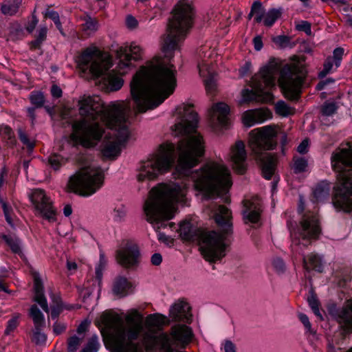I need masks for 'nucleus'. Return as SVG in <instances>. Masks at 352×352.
Returning <instances> with one entry per match:
<instances>
[{
  "label": "nucleus",
  "mask_w": 352,
  "mask_h": 352,
  "mask_svg": "<svg viewBox=\"0 0 352 352\" xmlns=\"http://www.w3.org/2000/svg\"><path fill=\"white\" fill-rule=\"evenodd\" d=\"M195 10L190 0H179L169 21L162 52L164 57H155L135 74L131 94L140 113L152 110L173 94L177 86V70L170 62L191 28Z\"/></svg>",
  "instance_id": "obj_1"
},
{
  "label": "nucleus",
  "mask_w": 352,
  "mask_h": 352,
  "mask_svg": "<svg viewBox=\"0 0 352 352\" xmlns=\"http://www.w3.org/2000/svg\"><path fill=\"white\" fill-rule=\"evenodd\" d=\"M178 117L171 126L173 135L184 136L177 146L171 142L160 145L156 152L141 163L137 178L140 182L153 180L160 175L167 173L175 166L178 155L177 171L182 175H188L190 169L196 166L205 153L203 136L197 131L198 116L191 104L177 107Z\"/></svg>",
  "instance_id": "obj_2"
},
{
  "label": "nucleus",
  "mask_w": 352,
  "mask_h": 352,
  "mask_svg": "<svg viewBox=\"0 0 352 352\" xmlns=\"http://www.w3.org/2000/svg\"><path fill=\"white\" fill-rule=\"evenodd\" d=\"M115 53L117 65L110 72L111 57L95 46L86 48L77 57L78 67L84 75H89L91 78L102 77L100 82L107 91L119 90L124 83L121 76L132 69L134 67L133 61L142 59L143 50L133 42L118 47Z\"/></svg>",
  "instance_id": "obj_3"
},
{
  "label": "nucleus",
  "mask_w": 352,
  "mask_h": 352,
  "mask_svg": "<svg viewBox=\"0 0 352 352\" xmlns=\"http://www.w3.org/2000/svg\"><path fill=\"white\" fill-rule=\"evenodd\" d=\"M79 113L83 118L72 124V139L84 147L96 146L104 133L100 120L106 126H115V119L131 112L128 101H116L107 107L96 96H83L78 102Z\"/></svg>",
  "instance_id": "obj_4"
},
{
  "label": "nucleus",
  "mask_w": 352,
  "mask_h": 352,
  "mask_svg": "<svg viewBox=\"0 0 352 352\" xmlns=\"http://www.w3.org/2000/svg\"><path fill=\"white\" fill-rule=\"evenodd\" d=\"M126 324H124L122 318L118 314H104L102 321L107 328L109 329V342L113 352H143L138 343L133 341L137 340L142 333V342L148 349L157 347L148 346L144 342V334L151 331L155 336V333L151 329L153 327H160L165 321L164 316L159 314L148 315L146 318V323L149 327L144 331L143 315L137 309H132L125 317Z\"/></svg>",
  "instance_id": "obj_5"
},
{
  "label": "nucleus",
  "mask_w": 352,
  "mask_h": 352,
  "mask_svg": "<svg viewBox=\"0 0 352 352\" xmlns=\"http://www.w3.org/2000/svg\"><path fill=\"white\" fill-rule=\"evenodd\" d=\"M221 233L216 231H204L192 221H184L179 224L181 238L187 241L197 242L204 258L210 262L221 259L226 256L228 245L227 236L232 233L231 211L226 206H219L213 214Z\"/></svg>",
  "instance_id": "obj_6"
},
{
  "label": "nucleus",
  "mask_w": 352,
  "mask_h": 352,
  "mask_svg": "<svg viewBox=\"0 0 352 352\" xmlns=\"http://www.w3.org/2000/svg\"><path fill=\"white\" fill-rule=\"evenodd\" d=\"M187 189L183 182L161 184L153 188L144 205L146 220L155 228L166 227V221L175 215L177 204H187Z\"/></svg>",
  "instance_id": "obj_7"
},
{
  "label": "nucleus",
  "mask_w": 352,
  "mask_h": 352,
  "mask_svg": "<svg viewBox=\"0 0 352 352\" xmlns=\"http://www.w3.org/2000/svg\"><path fill=\"white\" fill-rule=\"evenodd\" d=\"M190 177L195 189L207 198L226 193L232 185L230 169L223 163L214 161L191 172Z\"/></svg>",
  "instance_id": "obj_8"
},
{
  "label": "nucleus",
  "mask_w": 352,
  "mask_h": 352,
  "mask_svg": "<svg viewBox=\"0 0 352 352\" xmlns=\"http://www.w3.org/2000/svg\"><path fill=\"white\" fill-rule=\"evenodd\" d=\"M331 165L338 173L334 206L344 212H352V144L339 149L331 157Z\"/></svg>",
  "instance_id": "obj_9"
},
{
  "label": "nucleus",
  "mask_w": 352,
  "mask_h": 352,
  "mask_svg": "<svg viewBox=\"0 0 352 352\" xmlns=\"http://www.w3.org/2000/svg\"><path fill=\"white\" fill-rule=\"evenodd\" d=\"M278 133V128L274 124L254 129L249 133L248 147L267 179H270L274 173L275 158L267 151L276 147Z\"/></svg>",
  "instance_id": "obj_10"
},
{
  "label": "nucleus",
  "mask_w": 352,
  "mask_h": 352,
  "mask_svg": "<svg viewBox=\"0 0 352 352\" xmlns=\"http://www.w3.org/2000/svg\"><path fill=\"white\" fill-rule=\"evenodd\" d=\"M279 64L275 58H271L261 67L251 80L252 89L242 91L243 102H270L273 100L271 89L275 86L276 76L279 71Z\"/></svg>",
  "instance_id": "obj_11"
},
{
  "label": "nucleus",
  "mask_w": 352,
  "mask_h": 352,
  "mask_svg": "<svg viewBox=\"0 0 352 352\" xmlns=\"http://www.w3.org/2000/svg\"><path fill=\"white\" fill-rule=\"evenodd\" d=\"M104 178V173L100 167L85 166L69 177L67 187L74 193L89 197L102 186Z\"/></svg>",
  "instance_id": "obj_12"
},
{
  "label": "nucleus",
  "mask_w": 352,
  "mask_h": 352,
  "mask_svg": "<svg viewBox=\"0 0 352 352\" xmlns=\"http://www.w3.org/2000/svg\"><path fill=\"white\" fill-rule=\"evenodd\" d=\"M321 233L319 219L316 213L305 214L296 228H290L292 251L293 254H302V248L311 245Z\"/></svg>",
  "instance_id": "obj_13"
},
{
  "label": "nucleus",
  "mask_w": 352,
  "mask_h": 352,
  "mask_svg": "<svg viewBox=\"0 0 352 352\" xmlns=\"http://www.w3.org/2000/svg\"><path fill=\"white\" fill-rule=\"evenodd\" d=\"M307 72L300 62L285 65L280 71L278 84L285 97L291 100H298Z\"/></svg>",
  "instance_id": "obj_14"
},
{
  "label": "nucleus",
  "mask_w": 352,
  "mask_h": 352,
  "mask_svg": "<svg viewBox=\"0 0 352 352\" xmlns=\"http://www.w3.org/2000/svg\"><path fill=\"white\" fill-rule=\"evenodd\" d=\"M129 113H126L115 119V126L108 127L116 132L117 137L105 135L101 145L100 151L103 157L108 159H116L121 153L122 146L129 140L131 135L129 118Z\"/></svg>",
  "instance_id": "obj_15"
},
{
  "label": "nucleus",
  "mask_w": 352,
  "mask_h": 352,
  "mask_svg": "<svg viewBox=\"0 0 352 352\" xmlns=\"http://www.w3.org/2000/svg\"><path fill=\"white\" fill-rule=\"evenodd\" d=\"M217 53L209 45L201 46L197 52V68L203 78L208 94H213L217 89L214 63Z\"/></svg>",
  "instance_id": "obj_16"
},
{
  "label": "nucleus",
  "mask_w": 352,
  "mask_h": 352,
  "mask_svg": "<svg viewBox=\"0 0 352 352\" xmlns=\"http://www.w3.org/2000/svg\"><path fill=\"white\" fill-rule=\"evenodd\" d=\"M30 199L34 206L35 214L50 222L56 220V210L53 206L51 198L47 195L45 190L35 188L29 195Z\"/></svg>",
  "instance_id": "obj_17"
},
{
  "label": "nucleus",
  "mask_w": 352,
  "mask_h": 352,
  "mask_svg": "<svg viewBox=\"0 0 352 352\" xmlns=\"http://www.w3.org/2000/svg\"><path fill=\"white\" fill-rule=\"evenodd\" d=\"M248 153L245 144L241 140L236 141L230 146L228 161L233 170L239 174H243L248 167Z\"/></svg>",
  "instance_id": "obj_18"
},
{
  "label": "nucleus",
  "mask_w": 352,
  "mask_h": 352,
  "mask_svg": "<svg viewBox=\"0 0 352 352\" xmlns=\"http://www.w3.org/2000/svg\"><path fill=\"white\" fill-rule=\"evenodd\" d=\"M140 255L138 248L136 245L127 243L122 246L116 252L118 263L126 268L134 267L138 263Z\"/></svg>",
  "instance_id": "obj_19"
},
{
  "label": "nucleus",
  "mask_w": 352,
  "mask_h": 352,
  "mask_svg": "<svg viewBox=\"0 0 352 352\" xmlns=\"http://www.w3.org/2000/svg\"><path fill=\"white\" fill-rule=\"evenodd\" d=\"M229 106L223 102L214 104L209 109L208 115L213 127L226 126L229 122Z\"/></svg>",
  "instance_id": "obj_20"
},
{
  "label": "nucleus",
  "mask_w": 352,
  "mask_h": 352,
  "mask_svg": "<svg viewBox=\"0 0 352 352\" xmlns=\"http://www.w3.org/2000/svg\"><path fill=\"white\" fill-rule=\"evenodd\" d=\"M272 118V112L267 108H260L246 111L242 116V121L245 126L250 127L261 124Z\"/></svg>",
  "instance_id": "obj_21"
},
{
  "label": "nucleus",
  "mask_w": 352,
  "mask_h": 352,
  "mask_svg": "<svg viewBox=\"0 0 352 352\" xmlns=\"http://www.w3.org/2000/svg\"><path fill=\"white\" fill-rule=\"evenodd\" d=\"M262 212V205L259 198L253 197L244 201L243 218L246 222H258Z\"/></svg>",
  "instance_id": "obj_22"
},
{
  "label": "nucleus",
  "mask_w": 352,
  "mask_h": 352,
  "mask_svg": "<svg viewBox=\"0 0 352 352\" xmlns=\"http://www.w3.org/2000/svg\"><path fill=\"white\" fill-rule=\"evenodd\" d=\"M170 316L175 321L190 322L192 315L189 304L184 300H177L170 307Z\"/></svg>",
  "instance_id": "obj_23"
},
{
  "label": "nucleus",
  "mask_w": 352,
  "mask_h": 352,
  "mask_svg": "<svg viewBox=\"0 0 352 352\" xmlns=\"http://www.w3.org/2000/svg\"><path fill=\"white\" fill-rule=\"evenodd\" d=\"M32 277L34 281V300L40 305L45 312L49 313L50 309L47 299L44 296V288L41 276L38 272H33Z\"/></svg>",
  "instance_id": "obj_24"
},
{
  "label": "nucleus",
  "mask_w": 352,
  "mask_h": 352,
  "mask_svg": "<svg viewBox=\"0 0 352 352\" xmlns=\"http://www.w3.org/2000/svg\"><path fill=\"white\" fill-rule=\"evenodd\" d=\"M302 261L303 267L307 272L315 270L321 272L322 271L323 265L322 258L316 254L311 253L307 257L303 256Z\"/></svg>",
  "instance_id": "obj_25"
},
{
  "label": "nucleus",
  "mask_w": 352,
  "mask_h": 352,
  "mask_svg": "<svg viewBox=\"0 0 352 352\" xmlns=\"http://www.w3.org/2000/svg\"><path fill=\"white\" fill-rule=\"evenodd\" d=\"M338 320L346 330L352 329V300H348L340 311Z\"/></svg>",
  "instance_id": "obj_26"
},
{
  "label": "nucleus",
  "mask_w": 352,
  "mask_h": 352,
  "mask_svg": "<svg viewBox=\"0 0 352 352\" xmlns=\"http://www.w3.org/2000/svg\"><path fill=\"white\" fill-rule=\"evenodd\" d=\"M2 239L5 241L6 244L10 247L11 251L20 257L24 256L23 252V243L20 239L15 235L3 234Z\"/></svg>",
  "instance_id": "obj_27"
},
{
  "label": "nucleus",
  "mask_w": 352,
  "mask_h": 352,
  "mask_svg": "<svg viewBox=\"0 0 352 352\" xmlns=\"http://www.w3.org/2000/svg\"><path fill=\"white\" fill-rule=\"evenodd\" d=\"M131 287V283L124 277H119L114 281L113 285V294L119 297L126 296Z\"/></svg>",
  "instance_id": "obj_28"
},
{
  "label": "nucleus",
  "mask_w": 352,
  "mask_h": 352,
  "mask_svg": "<svg viewBox=\"0 0 352 352\" xmlns=\"http://www.w3.org/2000/svg\"><path fill=\"white\" fill-rule=\"evenodd\" d=\"M23 0H6L1 6V11L4 15L12 16L16 14Z\"/></svg>",
  "instance_id": "obj_29"
},
{
  "label": "nucleus",
  "mask_w": 352,
  "mask_h": 352,
  "mask_svg": "<svg viewBox=\"0 0 352 352\" xmlns=\"http://www.w3.org/2000/svg\"><path fill=\"white\" fill-rule=\"evenodd\" d=\"M30 316L33 321L34 328L45 327L44 315L36 305H34L30 307Z\"/></svg>",
  "instance_id": "obj_30"
},
{
  "label": "nucleus",
  "mask_w": 352,
  "mask_h": 352,
  "mask_svg": "<svg viewBox=\"0 0 352 352\" xmlns=\"http://www.w3.org/2000/svg\"><path fill=\"white\" fill-rule=\"evenodd\" d=\"M330 192L329 184L326 182L318 184L314 190V196L316 201H322L329 197Z\"/></svg>",
  "instance_id": "obj_31"
},
{
  "label": "nucleus",
  "mask_w": 352,
  "mask_h": 352,
  "mask_svg": "<svg viewBox=\"0 0 352 352\" xmlns=\"http://www.w3.org/2000/svg\"><path fill=\"white\" fill-rule=\"evenodd\" d=\"M265 10L260 1H255L251 7L250 12L248 15L249 19L254 16V21L256 23H261L263 21Z\"/></svg>",
  "instance_id": "obj_32"
},
{
  "label": "nucleus",
  "mask_w": 352,
  "mask_h": 352,
  "mask_svg": "<svg viewBox=\"0 0 352 352\" xmlns=\"http://www.w3.org/2000/svg\"><path fill=\"white\" fill-rule=\"evenodd\" d=\"M50 297L52 300L50 314L52 319H56L63 310V303L58 296L51 294Z\"/></svg>",
  "instance_id": "obj_33"
},
{
  "label": "nucleus",
  "mask_w": 352,
  "mask_h": 352,
  "mask_svg": "<svg viewBox=\"0 0 352 352\" xmlns=\"http://www.w3.org/2000/svg\"><path fill=\"white\" fill-rule=\"evenodd\" d=\"M280 15V10L272 8L265 12L262 21L265 26L271 27Z\"/></svg>",
  "instance_id": "obj_34"
},
{
  "label": "nucleus",
  "mask_w": 352,
  "mask_h": 352,
  "mask_svg": "<svg viewBox=\"0 0 352 352\" xmlns=\"http://www.w3.org/2000/svg\"><path fill=\"white\" fill-rule=\"evenodd\" d=\"M67 160V157L58 153H53L48 158L49 164L54 170H58L61 166L66 164Z\"/></svg>",
  "instance_id": "obj_35"
},
{
  "label": "nucleus",
  "mask_w": 352,
  "mask_h": 352,
  "mask_svg": "<svg viewBox=\"0 0 352 352\" xmlns=\"http://www.w3.org/2000/svg\"><path fill=\"white\" fill-rule=\"evenodd\" d=\"M275 111L279 116L287 117L294 113V109L283 100H279L275 104Z\"/></svg>",
  "instance_id": "obj_36"
},
{
  "label": "nucleus",
  "mask_w": 352,
  "mask_h": 352,
  "mask_svg": "<svg viewBox=\"0 0 352 352\" xmlns=\"http://www.w3.org/2000/svg\"><path fill=\"white\" fill-rule=\"evenodd\" d=\"M293 168L296 173H300L307 171V160L303 157H294Z\"/></svg>",
  "instance_id": "obj_37"
},
{
  "label": "nucleus",
  "mask_w": 352,
  "mask_h": 352,
  "mask_svg": "<svg viewBox=\"0 0 352 352\" xmlns=\"http://www.w3.org/2000/svg\"><path fill=\"white\" fill-rule=\"evenodd\" d=\"M47 33V28L46 26H41L38 30V34L34 41L31 43L32 48L39 47L43 41L45 40Z\"/></svg>",
  "instance_id": "obj_38"
},
{
  "label": "nucleus",
  "mask_w": 352,
  "mask_h": 352,
  "mask_svg": "<svg viewBox=\"0 0 352 352\" xmlns=\"http://www.w3.org/2000/svg\"><path fill=\"white\" fill-rule=\"evenodd\" d=\"M126 214V209L122 204L117 205L113 210L112 217L114 221L120 222L124 221Z\"/></svg>",
  "instance_id": "obj_39"
},
{
  "label": "nucleus",
  "mask_w": 352,
  "mask_h": 352,
  "mask_svg": "<svg viewBox=\"0 0 352 352\" xmlns=\"http://www.w3.org/2000/svg\"><path fill=\"white\" fill-rule=\"evenodd\" d=\"M99 347L98 337L94 335L89 340L87 344L82 349L81 352H97Z\"/></svg>",
  "instance_id": "obj_40"
},
{
  "label": "nucleus",
  "mask_w": 352,
  "mask_h": 352,
  "mask_svg": "<svg viewBox=\"0 0 352 352\" xmlns=\"http://www.w3.org/2000/svg\"><path fill=\"white\" fill-rule=\"evenodd\" d=\"M44 328H34L33 329V336L32 340L36 344H43L45 343L47 337L46 335L43 333Z\"/></svg>",
  "instance_id": "obj_41"
},
{
  "label": "nucleus",
  "mask_w": 352,
  "mask_h": 352,
  "mask_svg": "<svg viewBox=\"0 0 352 352\" xmlns=\"http://www.w3.org/2000/svg\"><path fill=\"white\" fill-rule=\"evenodd\" d=\"M30 100L31 103L34 105L36 108L43 107L45 102L44 96L41 92H32L30 96Z\"/></svg>",
  "instance_id": "obj_42"
},
{
  "label": "nucleus",
  "mask_w": 352,
  "mask_h": 352,
  "mask_svg": "<svg viewBox=\"0 0 352 352\" xmlns=\"http://www.w3.org/2000/svg\"><path fill=\"white\" fill-rule=\"evenodd\" d=\"M107 259L102 252L100 254L99 262L96 267V276L97 279L100 281L102 277V271L105 269L107 265Z\"/></svg>",
  "instance_id": "obj_43"
},
{
  "label": "nucleus",
  "mask_w": 352,
  "mask_h": 352,
  "mask_svg": "<svg viewBox=\"0 0 352 352\" xmlns=\"http://www.w3.org/2000/svg\"><path fill=\"white\" fill-rule=\"evenodd\" d=\"M83 336H74L69 338L67 349L69 352L76 351L83 340Z\"/></svg>",
  "instance_id": "obj_44"
},
{
  "label": "nucleus",
  "mask_w": 352,
  "mask_h": 352,
  "mask_svg": "<svg viewBox=\"0 0 352 352\" xmlns=\"http://www.w3.org/2000/svg\"><path fill=\"white\" fill-rule=\"evenodd\" d=\"M98 25L96 20L88 18L82 24V30L88 33L94 32L98 30Z\"/></svg>",
  "instance_id": "obj_45"
},
{
  "label": "nucleus",
  "mask_w": 352,
  "mask_h": 352,
  "mask_svg": "<svg viewBox=\"0 0 352 352\" xmlns=\"http://www.w3.org/2000/svg\"><path fill=\"white\" fill-rule=\"evenodd\" d=\"M338 107L334 102H327L322 107V113L324 116H330L337 111Z\"/></svg>",
  "instance_id": "obj_46"
},
{
  "label": "nucleus",
  "mask_w": 352,
  "mask_h": 352,
  "mask_svg": "<svg viewBox=\"0 0 352 352\" xmlns=\"http://www.w3.org/2000/svg\"><path fill=\"white\" fill-rule=\"evenodd\" d=\"M307 301L314 314L322 319V316L319 309V302L316 297L311 295L308 298Z\"/></svg>",
  "instance_id": "obj_47"
},
{
  "label": "nucleus",
  "mask_w": 352,
  "mask_h": 352,
  "mask_svg": "<svg viewBox=\"0 0 352 352\" xmlns=\"http://www.w3.org/2000/svg\"><path fill=\"white\" fill-rule=\"evenodd\" d=\"M343 55H344V49L343 48L337 47L333 50V57L331 58L333 60L334 64L336 67H340Z\"/></svg>",
  "instance_id": "obj_48"
},
{
  "label": "nucleus",
  "mask_w": 352,
  "mask_h": 352,
  "mask_svg": "<svg viewBox=\"0 0 352 352\" xmlns=\"http://www.w3.org/2000/svg\"><path fill=\"white\" fill-rule=\"evenodd\" d=\"M46 16L51 19L54 22L56 28L62 32V25L60 21L58 13L55 11L50 10L46 13Z\"/></svg>",
  "instance_id": "obj_49"
},
{
  "label": "nucleus",
  "mask_w": 352,
  "mask_h": 352,
  "mask_svg": "<svg viewBox=\"0 0 352 352\" xmlns=\"http://www.w3.org/2000/svg\"><path fill=\"white\" fill-rule=\"evenodd\" d=\"M333 60L331 57L327 59L324 64V68L322 71H321L318 74V76L320 78H324L327 74H329L331 72L333 65Z\"/></svg>",
  "instance_id": "obj_50"
},
{
  "label": "nucleus",
  "mask_w": 352,
  "mask_h": 352,
  "mask_svg": "<svg viewBox=\"0 0 352 352\" xmlns=\"http://www.w3.org/2000/svg\"><path fill=\"white\" fill-rule=\"evenodd\" d=\"M298 316L300 322L303 324L307 331L309 332V333H314V331L311 328V324L309 322L308 316L302 313L299 314Z\"/></svg>",
  "instance_id": "obj_51"
},
{
  "label": "nucleus",
  "mask_w": 352,
  "mask_h": 352,
  "mask_svg": "<svg viewBox=\"0 0 352 352\" xmlns=\"http://www.w3.org/2000/svg\"><path fill=\"white\" fill-rule=\"evenodd\" d=\"M221 349L223 352H236V345L229 340H226L221 343Z\"/></svg>",
  "instance_id": "obj_52"
},
{
  "label": "nucleus",
  "mask_w": 352,
  "mask_h": 352,
  "mask_svg": "<svg viewBox=\"0 0 352 352\" xmlns=\"http://www.w3.org/2000/svg\"><path fill=\"white\" fill-rule=\"evenodd\" d=\"M0 136L3 138L11 139L13 136L12 129L5 124H0Z\"/></svg>",
  "instance_id": "obj_53"
},
{
  "label": "nucleus",
  "mask_w": 352,
  "mask_h": 352,
  "mask_svg": "<svg viewBox=\"0 0 352 352\" xmlns=\"http://www.w3.org/2000/svg\"><path fill=\"white\" fill-rule=\"evenodd\" d=\"M18 325V316L14 317L8 320V325L6 329V333L9 334L11 331L16 329Z\"/></svg>",
  "instance_id": "obj_54"
},
{
  "label": "nucleus",
  "mask_w": 352,
  "mask_h": 352,
  "mask_svg": "<svg viewBox=\"0 0 352 352\" xmlns=\"http://www.w3.org/2000/svg\"><path fill=\"white\" fill-rule=\"evenodd\" d=\"M138 22L135 17L129 15L126 18V25L128 28L133 30L138 27Z\"/></svg>",
  "instance_id": "obj_55"
},
{
  "label": "nucleus",
  "mask_w": 352,
  "mask_h": 352,
  "mask_svg": "<svg viewBox=\"0 0 352 352\" xmlns=\"http://www.w3.org/2000/svg\"><path fill=\"white\" fill-rule=\"evenodd\" d=\"M273 266L278 272H282L285 270V264L282 259L277 258L273 261Z\"/></svg>",
  "instance_id": "obj_56"
},
{
  "label": "nucleus",
  "mask_w": 352,
  "mask_h": 352,
  "mask_svg": "<svg viewBox=\"0 0 352 352\" xmlns=\"http://www.w3.org/2000/svg\"><path fill=\"white\" fill-rule=\"evenodd\" d=\"M38 20L36 15L32 14V20L26 26V30L29 33L33 32L36 26L37 25Z\"/></svg>",
  "instance_id": "obj_57"
},
{
  "label": "nucleus",
  "mask_w": 352,
  "mask_h": 352,
  "mask_svg": "<svg viewBox=\"0 0 352 352\" xmlns=\"http://www.w3.org/2000/svg\"><path fill=\"white\" fill-rule=\"evenodd\" d=\"M89 325V322L88 320H85L82 321L77 328V333L78 336L84 337V333L87 331Z\"/></svg>",
  "instance_id": "obj_58"
},
{
  "label": "nucleus",
  "mask_w": 352,
  "mask_h": 352,
  "mask_svg": "<svg viewBox=\"0 0 352 352\" xmlns=\"http://www.w3.org/2000/svg\"><path fill=\"white\" fill-rule=\"evenodd\" d=\"M66 324L61 322H55L53 326V331L56 335H59L66 329Z\"/></svg>",
  "instance_id": "obj_59"
},
{
  "label": "nucleus",
  "mask_w": 352,
  "mask_h": 352,
  "mask_svg": "<svg viewBox=\"0 0 352 352\" xmlns=\"http://www.w3.org/2000/svg\"><path fill=\"white\" fill-rule=\"evenodd\" d=\"M309 141L304 140L298 146L297 151L299 153L304 154L308 151Z\"/></svg>",
  "instance_id": "obj_60"
},
{
  "label": "nucleus",
  "mask_w": 352,
  "mask_h": 352,
  "mask_svg": "<svg viewBox=\"0 0 352 352\" xmlns=\"http://www.w3.org/2000/svg\"><path fill=\"white\" fill-rule=\"evenodd\" d=\"M252 68V64L250 62H246L243 67L239 69V74L241 76L247 75Z\"/></svg>",
  "instance_id": "obj_61"
},
{
  "label": "nucleus",
  "mask_w": 352,
  "mask_h": 352,
  "mask_svg": "<svg viewBox=\"0 0 352 352\" xmlns=\"http://www.w3.org/2000/svg\"><path fill=\"white\" fill-rule=\"evenodd\" d=\"M253 44L255 50L260 51L263 46L261 36H256L254 37L253 39Z\"/></svg>",
  "instance_id": "obj_62"
},
{
  "label": "nucleus",
  "mask_w": 352,
  "mask_h": 352,
  "mask_svg": "<svg viewBox=\"0 0 352 352\" xmlns=\"http://www.w3.org/2000/svg\"><path fill=\"white\" fill-rule=\"evenodd\" d=\"M298 30H303L307 34H311V25L307 21H302L300 25H298Z\"/></svg>",
  "instance_id": "obj_63"
},
{
  "label": "nucleus",
  "mask_w": 352,
  "mask_h": 352,
  "mask_svg": "<svg viewBox=\"0 0 352 352\" xmlns=\"http://www.w3.org/2000/svg\"><path fill=\"white\" fill-rule=\"evenodd\" d=\"M51 94L53 97L58 98L61 96L62 90L58 86L54 85L51 88Z\"/></svg>",
  "instance_id": "obj_64"
}]
</instances>
